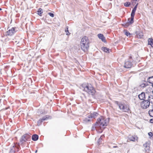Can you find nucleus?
<instances>
[{"label": "nucleus", "instance_id": "nucleus-10", "mask_svg": "<svg viewBox=\"0 0 153 153\" xmlns=\"http://www.w3.org/2000/svg\"><path fill=\"white\" fill-rule=\"evenodd\" d=\"M98 115V114L97 113L94 112L92 113H91L89 116L91 118H95Z\"/></svg>", "mask_w": 153, "mask_h": 153}, {"label": "nucleus", "instance_id": "nucleus-24", "mask_svg": "<svg viewBox=\"0 0 153 153\" xmlns=\"http://www.w3.org/2000/svg\"><path fill=\"white\" fill-rule=\"evenodd\" d=\"M51 118V117L49 116H45L44 117H43L42 119H41V120H42V121L46 120H47L48 119Z\"/></svg>", "mask_w": 153, "mask_h": 153}, {"label": "nucleus", "instance_id": "nucleus-5", "mask_svg": "<svg viewBox=\"0 0 153 153\" xmlns=\"http://www.w3.org/2000/svg\"><path fill=\"white\" fill-rule=\"evenodd\" d=\"M117 104L118 105L119 107L121 110H122L124 112H127L129 110V108L122 104H118V102H116Z\"/></svg>", "mask_w": 153, "mask_h": 153}, {"label": "nucleus", "instance_id": "nucleus-17", "mask_svg": "<svg viewBox=\"0 0 153 153\" xmlns=\"http://www.w3.org/2000/svg\"><path fill=\"white\" fill-rule=\"evenodd\" d=\"M143 146L144 147L145 150L146 151H149V147L148 144L146 143L143 144Z\"/></svg>", "mask_w": 153, "mask_h": 153}, {"label": "nucleus", "instance_id": "nucleus-3", "mask_svg": "<svg viewBox=\"0 0 153 153\" xmlns=\"http://www.w3.org/2000/svg\"><path fill=\"white\" fill-rule=\"evenodd\" d=\"M150 105L149 102H148L147 100H145L142 102L140 104L141 108L143 109H146L148 108Z\"/></svg>", "mask_w": 153, "mask_h": 153}, {"label": "nucleus", "instance_id": "nucleus-26", "mask_svg": "<svg viewBox=\"0 0 153 153\" xmlns=\"http://www.w3.org/2000/svg\"><path fill=\"white\" fill-rule=\"evenodd\" d=\"M37 12L39 16H41V14L43 13V10L41 8H39Z\"/></svg>", "mask_w": 153, "mask_h": 153}, {"label": "nucleus", "instance_id": "nucleus-44", "mask_svg": "<svg viewBox=\"0 0 153 153\" xmlns=\"http://www.w3.org/2000/svg\"><path fill=\"white\" fill-rule=\"evenodd\" d=\"M152 87H153V84L152 85Z\"/></svg>", "mask_w": 153, "mask_h": 153}, {"label": "nucleus", "instance_id": "nucleus-2", "mask_svg": "<svg viewBox=\"0 0 153 153\" xmlns=\"http://www.w3.org/2000/svg\"><path fill=\"white\" fill-rule=\"evenodd\" d=\"M30 136L28 134H26L23 135L21 138L20 141L21 143V145H23V144L26 140H27L28 139L30 138Z\"/></svg>", "mask_w": 153, "mask_h": 153}, {"label": "nucleus", "instance_id": "nucleus-15", "mask_svg": "<svg viewBox=\"0 0 153 153\" xmlns=\"http://www.w3.org/2000/svg\"><path fill=\"white\" fill-rule=\"evenodd\" d=\"M147 101L148 102L153 104V96L151 95H149L148 97Z\"/></svg>", "mask_w": 153, "mask_h": 153}, {"label": "nucleus", "instance_id": "nucleus-22", "mask_svg": "<svg viewBox=\"0 0 153 153\" xmlns=\"http://www.w3.org/2000/svg\"><path fill=\"white\" fill-rule=\"evenodd\" d=\"M147 85V83L146 82L144 81L140 85V86L141 87V88H144L145 87L146 85Z\"/></svg>", "mask_w": 153, "mask_h": 153}, {"label": "nucleus", "instance_id": "nucleus-33", "mask_svg": "<svg viewBox=\"0 0 153 153\" xmlns=\"http://www.w3.org/2000/svg\"><path fill=\"white\" fill-rule=\"evenodd\" d=\"M130 3L129 2H126L124 3V6L126 7H129L130 5Z\"/></svg>", "mask_w": 153, "mask_h": 153}, {"label": "nucleus", "instance_id": "nucleus-34", "mask_svg": "<svg viewBox=\"0 0 153 153\" xmlns=\"http://www.w3.org/2000/svg\"><path fill=\"white\" fill-rule=\"evenodd\" d=\"M42 122V120H41V119H40L37 122L38 125H40V124H41Z\"/></svg>", "mask_w": 153, "mask_h": 153}, {"label": "nucleus", "instance_id": "nucleus-25", "mask_svg": "<svg viewBox=\"0 0 153 153\" xmlns=\"http://www.w3.org/2000/svg\"><path fill=\"white\" fill-rule=\"evenodd\" d=\"M103 117H101L99 118H98L97 120V121L96 122V123L98 124L100 123V124L102 122H101L102 121V120Z\"/></svg>", "mask_w": 153, "mask_h": 153}, {"label": "nucleus", "instance_id": "nucleus-14", "mask_svg": "<svg viewBox=\"0 0 153 153\" xmlns=\"http://www.w3.org/2000/svg\"><path fill=\"white\" fill-rule=\"evenodd\" d=\"M98 36L99 39H101L102 42H106L105 38L103 34L100 33L99 34H98Z\"/></svg>", "mask_w": 153, "mask_h": 153}, {"label": "nucleus", "instance_id": "nucleus-40", "mask_svg": "<svg viewBox=\"0 0 153 153\" xmlns=\"http://www.w3.org/2000/svg\"><path fill=\"white\" fill-rule=\"evenodd\" d=\"M101 140H99L98 141V143H99V144H100V142Z\"/></svg>", "mask_w": 153, "mask_h": 153}, {"label": "nucleus", "instance_id": "nucleus-21", "mask_svg": "<svg viewBox=\"0 0 153 153\" xmlns=\"http://www.w3.org/2000/svg\"><path fill=\"white\" fill-rule=\"evenodd\" d=\"M109 121V119H108L107 120H105V124H104L102 123H101L100 125L102 126H106L107 125V123Z\"/></svg>", "mask_w": 153, "mask_h": 153}, {"label": "nucleus", "instance_id": "nucleus-37", "mask_svg": "<svg viewBox=\"0 0 153 153\" xmlns=\"http://www.w3.org/2000/svg\"><path fill=\"white\" fill-rule=\"evenodd\" d=\"M137 5H138V4H137L134 7V8H133V9H134L135 10H136V9H137Z\"/></svg>", "mask_w": 153, "mask_h": 153}, {"label": "nucleus", "instance_id": "nucleus-19", "mask_svg": "<svg viewBox=\"0 0 153 153\" xmlns=\"http://www.w3.org/2000/svg\"><path fill=\"white\" fill-rule=\"evenodd\" d=\"M134 17H132L131 16V17L128 19V22L130 24H131L134 22Z\"/></svg>", "mask_w": 153, "mask_h": 153}, {"label": "nucleus", "instance_id": "nucleus-38", "mask_svg": "<svg viewBox=\"0 0 153 153\" xmlns=\"http://www.w3.org/2000/svg\"><path fill=\"white\" fill-rule=\"evenodd\" d=\"M104 137V136L103 135H102L100 137V138L99 139V140H101L102 139V138Z\"/></svg>", "mask_w": 153, "mask_h": 153}, {"label": "nucleus", "instance_id": "nucleus-16", "mask_svg": "<svg viewBox=\"0 0 153 153\" xmlns=\"http://www.w3.org/2000/svg\"><path fill=\"white\" fill-rule=\"evenodd\" d=\"M39 138V136L36 134H34L32 135V140L34 141L37 140Z\"/></svg>", "mask_w": 153, "mask_h": 153}, {"label": "nucleus", "instance_id": "nucleus-4", "mask_svg": "<svg viewBox=\"0 0 153 153\" xmlns=\"http://www.w3.org/2000/svg\"><path fill=\"white\" fill-rule=\"evenodd\" d=\"M20 147V146L14 145L13 146L10 148V151L9 153H15L16 151L18 152V150Z\"/></svg>", "mask_w": 153, "mask_h": 153}, {"label": "nucleus", "instance_id": "nucleus-39", "mask_svg": "<svg viewBox=\"0 0 153 153\" xmlns=\"http://www.w3.org/2000/svg\"><path fill=\"white\" fill-rule=\"evenodd\" d=\"M150 122L151 123H153V118L150 119Z\"/></svg>", "mask_w": 153, "mask_h": 153}, {"label": "nucleus", "instance_id": "nucleus-41", "mask_svg": "<svg viewBox=\"0 0 153 153\" xmlns=\"http://www.w3.org/2000/svg\"><path fill=\"white\" fill-rule=\"evenodd\" d=\"M37 150H36L35 151V153H37Z\"/></svg>", "mask_w": 153, "mask_h": 153}, {"label": "nucleus", "instance_id": "nucleus-7", "mask_svg": "<svg viewBox=\"0 0 153 153\" xmlns=\"http://www.w3.org/2000/svg\"><path fill=\"white\" fill-rule=\"evenodd\" d=\"M132 65L131 62L128 61L125 62L124 67L126 68H131Z\"/></svg>", "mask_w": 153, "mask_h": 153}, {"label": "nucleus", "instance_id": "nucleus-6", "mask_svg": "<svg viewBox=\"0 0 153 153\" xmlns=\"http://www.w3.org/2000/svg\"><path fill=\"white\" fill-rule=\"evenodd\" d=\"M89 44L85 43L80 44L81 49L84 52L87 51L89 47Z\"/></svg>", "mask_w": 153, "mask_h": 153}, {"label": "nucleus", "instance_id": "nucleus-9", "mask_svg": "<svg viewBox=\"0 0 153 153\" xmlns=\"http://www.w3.org/2000/svg\"><path fill=\"white\" fill-rule=\"evenodd\" d=\"M83 43L89 44V40L87 37L85 36L81 39V44Z\"/></svg>", "mask_w": 153, "mask_h": 153}, {"label": "nucleus", "instance_id": "nucleus-43", "mask_svg": "<svg viewBox=\"0 0 153 153\" xmlns=\"http://www.w3.org/2000/svg\"><path fill=\"white\" fill-rule=\"evenodd\" d=\"M117 146H114V147H116Z\"/></svg>", "mask_w": 153, "mask_h": 153}, {"label": "nucleus", "instance_id": "nucleus-31", "mask_svg": "<svg viewBox=\"0 0 153 153\" xmlns=\"http://www.w3.org/2000/svg\"><path fill=\"white\" fill-rule=\"evenodd\" d=\"M137 36L138 38H141L143 37V35L142 33H139L137 35Z\"/></svg>", "mask_w": 153, "mask_h": 153}, {"label": "nucleus", "instance_id": "nucleus-18", "mask_svg": "<svg viewBox=\"0 0 153 153\" xmlns=\"http://www.w3.org/2000/svg\"><path fill=\"white\" fill-rule=\"evenodd\" d=\"M148 44L150 45L153 48V39L149 38L148 40Z\"/></svg>", "mask_w": 153, "mask_h": 153}, {"label": "nucleus", "instance_id": "nucleus-20", "mask_svg": "<svg viewBox=\"0 0 153 153\" xmlns=\"http://www.w3.org/2000/svg\"><path fill=\"white\" fill-rule=\"evenodd\" d=\"M148 82L149 83L153 85V76H152L148 78Z\"/></svg>", "mask_w": 153, "mask_h": 153}, {"label": "nucleus", "instance_id": "nucleus-36", "mask_svg": "<svg viewBox=\"0 0 153 153\" xmlns=\"http://www.w3.org/2000/svg\"><path fill=\"white\" fill-rule=\"evenodd\" d=\"M148 134L149 136L150 137H152V136H153V134L152 133L150 132L148 133Z\"/></svg>", "mask_w": 153, "mask_h": 153}, {"label": "nucleus", "instance_id": "nucleus-12", "mask_svg": "<svg viewBox=\"0 0 153 153\" xmlns=\"http://www.w3.org/2000/svg\"><path fill=\"white\" fill-rule=\"evenodd\" d=\"M145 94L144 92H142L139 95L138 97L139 99L141 100L145 99Z\"/></svg>", "mask_w": 153, "mask_h": 153}, {"label": "nucleus", "instance_id": "nucleus-42", "mask_svg": "<svg viewBox=\"0 0 153 153\" xmlns=\"http://www.w3.org/2000/svg\"><path fill=\"white\" fill-rule=\"evenodd\" d=\"M2 10V9H1V8H0V10Z\"/></svg>", "mask_w": 153, "mask_h": 153}, {"label": "nucleus", "instance_id": "nucleus-30", "mask_svg": "<svg viewBox=\"0 0 153 153\" xmlns=\"http://www.w3.org/2000/svg\"><path fill=\"white\" fill-rule=\"evenodd\" d=\"M131 24L128 22H127L126 23L123 24V26L125 27H127L129 26Z\"/></svg>", "mask_w": 153, "mask_h": 153}, {"label": "nucleus", "instance_id": "nucleus-28", "mask_svg": "<svg viewBox=\"0 0 153 153\" xmlns=\"http://www.w3.org/2000/svg\"><path fill=\"white\" fill-rule=\"evenodd\" d=\"M136 10L133 9L131 13V16H132V17H134Z\"/></svg>", "mask_w": 153, "mask_h": 153}, {"label": "nucleus", "instance_id": "nucleus-11", "mask_svg": "<svg viewBox=\"0 0 153 153\" xmlns=\"http://www.w3.org/2000/svg\"><path fill=\"white\" fill-rule=\"evenodd\" d=\"M91 121V118L89 115L83 120V122L86 123L90 122Z\"/></svg>", "mask_w": 153, "mask_h": 153}, {"label": "nucleus", "instance_id": "nucleus-23", "mask_svg": "<svg viewBox=\"0 0 153 153\" xmlns=\"http://www.w3.org/2000/svg\"><path fill=\"white\" fill-rule=\"evenodd\" d=\"M102 50L104 52L108 53L109 52V51L110 50L109 49L106 47H102Z\"/></svg>", "mask_w": 153, "mask_h": 153}, {"label": "nucleus", "instance_id": "nucleus-35", "mask_svg": "<svg viewBox=\"0 0 153 153\" xmlns=\"http://www.w3.org/2000/svg\"><path fill=\"white\" fill-rule=\"evenodd\" d=\"M48 14L52 17H54V14L52 13H48Z\"/></svg>", "mask_w": 153, "mask_h": 153}, {"label": "nucleus", "instance_id": "nucleus-29", "mask_svg": "<svg viewBox=\"0 0 153 153\" xmlns=\"http://www.w3.org/2000/svg\"><path fill=\"white\" fill-rule=\"evenodd\" d=\"M125 34L127 36L130 37V35H131L129 32L127 31H125L124 30Z\"/></svg>", "mask_w": 153, "mask_h": 153}, {"label": "nucleus", "instance_id": "nucleus-13", "mask_svg": "<svg viewBox=\"0 0 153 153\" xmlns=\"http://www.w3.org/2000/svg\"><path fill=\"white\" fill-rule=\"evenodd\" d=\"M128 139L131 141H134L136 140H137V137L135 136H129L128 137Z\"/></svg>", "mask_w": 153, "mask_h": 153}, {"label": "nucleus", "instance_id": "nucleus-32", "mask_svg": "<svg viewBox=\"0 0 153 153\" xmlns=\"http://www.w3.org/2000/svg\"><path fill=\"white\" fill-rule=\"evenodd\" d=\"M65 32H66V35H68L69 34H70V33L69 32L68 30V28L67 27L66 28L65 30Z\"/></svg>", "mask_w": 153, "mask_h": 153}, {"label": "nucleus", "instance_id": "nucleus-1", "mask_svg": "<svg viewBox=\"0 0 153 153\" xmlns=\"http://www.w3.org/2000/svg\"><path fill=\"white\" fill-rule=\"evenodd\" d=\"M80 88L90 95H93L95 93L94 89L91 84H83L80 86Z\"/></svg>", "mask_w": 153, "mask_h": 153}, {"label": "nucleus", "instance_id": "nucleus-27", "mask_svg": "<svg viewBox=\"0 0 153 153\" xmlns=\"http://www.w3.org/2000/svg\"><path fill=\"white\" fill-rule=\"evenodd\" d=\"M149 114L150 116L153 117V108L149 111Z\"/></svg>", "mask_w": 153, "mask_h": 153}, {"label": "nucleus", "instance_id": "nucleus-8", "mask_svg": "<svg viewBox=\"0 0 153 153\" xmlns=\"http://www.w3.org/2000/svg\"><path fill=\"white\" fill-rule=\"evenodd\" d=\"M15 32V29L14 27H12L10 29H9L7 32V34L8 35L11 36Z\"/></svg>", "mask_w": 153, "mask_h": 153}]
</instances>
